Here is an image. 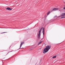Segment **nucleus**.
Masks as SVG:
<instances>
[{"label": "nucleus", "instance_id": "obj_1", "mask_svg": "<svg viewBox=\"0 0 65 65\" xmlns=\"http://www.w3.org/2000/svg\"><path fill=\"white\" fill-rule=\"evenodd\" d=\"M51 48V46L47 45L46 47V48L43 50V53L45 54L46 52H47Z\"/></svg>", "mask_w": 65, "mask_h": 65}, {"label": "nucleus", "instance_id": "obj_3", "mask_svg": "<svg viewBox=\"0 0 65 65\" xmlns=\"http://www.w3.org/2000/svg\"><path fill=\"white\" fill-rule=\"evenodd\" d=\"M61 17H62L61 19L65 18V13H62L61 15Z\"/></svg>", "mask_w": 65, "mask_h": 65}, {"label": "nucleus", "instance_id": "obj_2", "mask_svg": "<svg viewBox=\"0 0 65 65\" xmlns=\"http://www.w3.org/2000/svg\"><path fill=\"white\" fill-rule=\"evenodd\" d=\"M41 30H42L43 35H44V28H42L39 30V32L38 34V38H40V33H41Z\"/></svg>", "mask_w": 65, "mask_h": 65}, {"label": "nucleus", "instance_id": "obj_4", "mask_svg": "<svg viewBox=\"0 0 65 65\" xmlns=\"http://www.w3.org/2000/svg\"><path fill=\"white\" fill-rule=\"evenodd\" d=\"M58 10V8H54L51 11H56V10Z\"/></svg>", "mask_w": 65, "mask_h": 65}, {"label": "nucleus", "instance_id": "obj_7", "mask_svg": "<svg viewBox=\"0 0 65 65\" xmlns=\"http://www.w3.org/2000/svg\"><path fill=\"white\" fill-rule=\"evenodd\" d=\"M56 58V56H54L53 57V59H54V58Z\"/></svg>", "mask_w": 65, "mask_h": 65}, {"label": "nucleus", "instance_id": "obj_9", "mask_svg": "<svg viewBox=\"0 0 65 65\" xmlns=\"http://www.w3.org/2000/svg\"><path fill=\"white\" fill-rule=\"evenodd\" d=\"M50 11H49V12H48V13H47V15H48V14H50Z\"/></svg>", "mask_w": 65, "mask_h": 65}, {"label": "nucleus", "instance_id": "obj_10", "mask_svg": "<svg viewBox=\"0 0 65 65\" xmlns=\"http://www.w3.org/2000/svg\"><path fill=\"white\" fill-rule=\"evenodd\" d=\"M7 33V32H5L1 33V34H3V33Z\"/></svg>", "mask_w": 65, "mask_h": 65}, {"label": "nucleus", "instance_id": "obj_5", "mask_svg": "<svg viewBox=\"0 0 65 65\" xmlns=\"http://www.w3.org/2000/svg\"><path fill=\"white\" fill-rule=\"evenodd\" d=\"M6 10H12V9H11L9 7H8L6 9Z\"/></svg>", "mask_w": 65, "mask_h": 65}, {"label": "nucleus", "instance_id": "obj_11", "mask_svg": "<svg viewBox=\"0 0 65 65\" xmlns=\"http://www.w3.org/2000/svg\"><path fill=\"white\" fill-rule=\"evenodd\" d=\"M64 9H65V7H64Z\"/></svg>", "mask_w": 65, "mask_h": 65}, {"label": "nucleus", "instance_id": "obj_6", "mask_svg": "<svg viewBox=\"0 0 65 65\" xmlns=\"http://www.w3.org/2000/svg\"><path fill=\"white\" fill-rule=\"evenodd\" d=\"M24 42H21V44H20V48L19 49H20L21 48V47L22 46V45L24 44Z\"/></svg>", "mask_w": 65, "mask_h": 65}, {"label": "nucleus", "instance_id": "obj_8", "mask_svg": "<svg viewBox=\"0 0 65 65\" xmlns=\"http://www.w3.org/2000/svg\"><path fill=\"white\" fill-rule=\"evenodd\" d=\"M42 42V41H41L39 42V44H38V45H39V44H40V43H41Z\"/></svg>", "mask_w": 65, "mask_h": 65}, {"label": "nucleus", "instance_id": "obj_12", "mask_svg": "<svg viewBox=\"0 0 65 65\" xmlns=\"http://www.w3.org/2000/svg\"><path fill=\"white\" fill-rule=\"evenodd\" d=\"M9 52H8V53H9Z\"/></svg>", "mask_w": 65, "mask_h": 65}]
</instances>
